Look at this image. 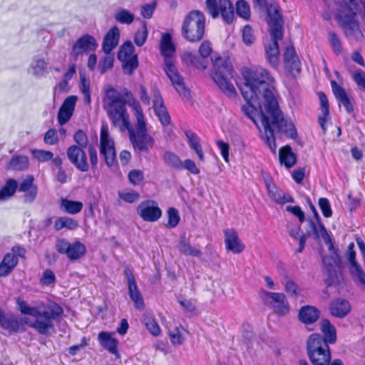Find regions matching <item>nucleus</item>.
I'll list each match as a JSON object with an SVG mask.
<instances>
[{"label":"nucleus","mask_w":365,"mask_h":365,"mask_svg":"<svg viewBox=\"0 0 365 365\" xmlns=\"http://www.w3.org/2000/svg\"><path fill=\"white\" fill-rule=\"evenodd\" d=\"M153 108L161 124L164 126L169 125L170 117L158 89L153 91Z\"/></svg>","instance_id":"nucleus-19"},{"label":"nucleus","mask_w":365,"mask_h":365,"mask_svg":"<svg viewBox=\"0 0 365 365\" xmlns=\"http://www.w3.org/2000/svg\"><path fill=\"white\" fill-rule=\"evenodd\" d=\"M242 39L243 42L247 46L252 44L255 41V36L250 26L247 25L243 28Z\"/></svg>","instance_id":"nucleus-58"},{"label":"nucleus","mask_w":365,"mask_h":365,"mask_svg":"<svg viewBox=\"0 0 365 365\" xmlns=\"http://www.w3.org/2000/svg\"><path fill=\"white\" fill-rule=\"evenodd\" d=\"M148 37V30H147V24L146 22L143 23V26L141 30H138L136 31L134 36V42L136 46H142Z\"/></svg>","instance_id":"nucleus-52"},{"label":"nucleus","mask_w":365,"mask_h":365,"mask_svg":"<svg viewBox=\"0 0 365 365\" xmlns=\"http://www.w3.org/2000/svg\"><path fill=\"white\" fill-rule=\"evenodd\" d=\"M255 6L260 8H267V24L269 27V31L272 36V43L265 45V51L267 58L269 63L273 67H276L279 61V43L278 41L282 38V18L279 13V8L277 5L267 4L266 0H252Z\"/></svg>","instance_id":"nucleus-4"},{"label":"nucleus","mask_w":365,"mask_h":365,"mask_svg":"<svg viewBox=\"0 0 365 365\" xmlns=\"http://www.w3.org/2000/svg\"><path fill=\"white\" fill-rule=\"evenodd\" d=\"M331 85L333 93L337 101L343 104L347 113H352L354 111L353 106L345 90L334 81L331 82Z\"/></svg>","instance_id":"nucleus-30"},{"label":"nucleus","mask_w":365,"mask_h":365,"mask_svg":"<svg viewBox=\"0 0 365 365\" xmlns=\"http://www.w3.org/2000/svg\"><path fill=\"white\" fill-rule=\"evenodd\" d=\"M319 206L324 217L327 218L331 217L332 210L329 201L327 198L321 197L319 200Z\"/></svg>","instance_id":"nucleus-59"},{"label":"nucleus","mask_w":365,"mask_h":365,"mask_svg":"<svg viewBox=\"0 0 365 365\" xmlns=\"http://www.w3.org/2000/svg\"><path fill=\"white\" fill-rule=\"evenodd\" d=\"M320 329L324 334L322 337L327 344H333L336 341V330L329 320L327 319H322Z\"/></svg>","instance_id":"nucleus-31"},{"label":"nucleus","mask_w":365,"mask_h":365,"mask_svg":"<svg viewBox=\"0 0 365 365\" xmlns=\"http://www.w3.org/2000/svg\"><path fill=\"white\" fill-rule=\"evenodd\" d=\"M164 163L171 168L175 170H182L183 164L180 158L174 153L166 151L163 157Z\"/></svg>","instance_id":"nucleus-42"},{"label":"nucleus","mask_w":365,"mask_h":365,"mask_svg":"<svg viewBox=\"0 0 365 365\" xmlns=\"http://www.w3.org/2000/svg\"><path fill=\"white\" fill-rule=\"evenodd\" d=\"M213 71L212 78L218 87L227 96L235 94V88L230 79L233 78V68L229 58L217 56L212 58Z\"/></svg>","instance_id":"nucleus-5"},{"label":"nucleus","mask_w":365,"mask_h":365,"mask_svg":"<svg viewBox=\"0 0 365 365\" xmlns=\"http://www.w3.org/2000/svg\"><path fill=\"white\" fill-rule=\"evenodd\" d=\"M118 197L123 201L128 203H133L140 198V195L138 192L129 190H122L118 192Z\"/></svg>","instance_id":"nucleus-51"},{"label":"nucleus","mask_w":365,"mask_h":365,"mask_svg":"<svg viewBox=\"0 0 365 365\" xmlns=\"http://www.w3.org/2000/svg\"><path fill=\"white\" fill-rule=\"evenodd\" d=\"M352 77L357 86L365 91V72L358 70L354 73Z\"/></svg>","instance_id":"nucleus-64"},{"label":"nucleus","mask_w":365,"mask_h":365,"mask_svg":"<svg viewBox=\"0 0 365 365\" xmlns=\"http://www.w3.org/2000/svg\"><path fill=\"white\" fill-rule=\"evenodd\" d=\"M324 265L328 272H331L335 267H337L340 262L339 255L336 256H325L322 259Z\"/></svg>","instance_id":"nucleus-53"},{"label":"nucleus","mask_w":365,"mask_h":365,"mask_svg":"<svg viewBox=\"0 0 365 365\" xmlns=\"http://www.w3.org/2000/svg\"><path fill=\"white\" fill-rule=\"evenodd\" d=\"M279 158L280 163L288 168H292L297 161L296 155L289 146H285L279 149Z\"/></svg>","instance_id":"nucleus-36"},{"label":"nucleus","mask_w":365,"mask_h":365,"mask_svg":"<svg viewBox=\"0 0 365 365\" xmlns=\"http://www.w3.org/2000/svg\"><path fill=\"white\" fill-rule=\"evenodd\" d=\"M125 275L128 281V293L136 309L141 310L144 308V302L138 290L135 277L129 269H125Z\"/></svg>","instance_id":"nucleus-20"},{"label":"nucleus","mask_w":365,"mask_h":365,"mask_svg":"<svg viewBox=\"0 0 365 365\" xmlns=\"http://www.w3.org/2000/svg\"><path fill=\"white\" fill-rule=\"evenodd\" d=\"M349 14H346L344 11L339 12L337 17L343 27L346 36L349 38H356L358 36H362V33L359 29V24L355 19L357 11V4L355 0H349L346 3Z\"/></svg>","instance_id":"nucleus-9"},{"label":"nucleus","mask_w":365,"mask_h":365,"mask_svg":"<svg viewBox=\"0 0 365 365\" xmlns=\"http://www.w3.org/2000/svg\"><path fill=\"white\" fill-rule=\"evenodd\" d=\"M284 289L290 297H297L299 294V289L298 286L292 280H287L285 282Z\"/></svg>","instance_id":"nucleus-62"},{"label":"nucleus","mask_w":365,"mask_h":365,"mask_svg":"<svg viewBox=\"0 0 365 365\" xmlns=\"http://www.w3.org/2000/svg\"><path fill=\"white\" fill-rule=\"evenodd\" d=\"M66 155L69 161L80 171L87 172L89 165L87 162V156L81 147L71 145L68 148Z\"/></svg>","instance_id":"nucleus-18"},{"label":"nucleus","mask_w":365,"mask_h":365,"mask_svg":"<svg viewBox=\"0 0 365 365\" xmlns=\"http://www.w3.org/2000/svg\"><path fill=\"white\" fill-rule=\"evenodd\" d=\"M245 84L241 93L245 100L262 96L263 106L260 108L261 123L264 130L265 142L272 153L276 152L274 132L284 133L291 138L297 137V130L291 120L285 118L273 93V78L262 67L245 68L242 70Z\"/></svg>","instance_id":"nucleus-1"},{"label":"nucleus","mask_w":365,"mask_h":365,"mask_svg":"<svg viewBox=\"0 0 365 365\" xmlns=\"http://www.w3.org/2000/svg\"><path fill=\"white\" fill-rule=\"evenodd\" d=\"M100 153L108 167H112L116 160V153L113 140L108 133L106 126H102L100 135Z\"/></svg>","instance_id":"nucleus-14"},{"label":"nucleus","mask_w":365,"mask_h":365,"mask_svg":"<svg viewBox=\"0 0 365 365\" xmlns=\"http://www.w3.org/2000/svg\"><path fill=\"white\" fill-rule=\"evenodd\" d=\"M17 304L23 314L31 316L32 319L24 317L20 320L14 315H5L1 327L9 334L24 331V324H26L39 334L47 336L54 329L53 322L58 321L63 313V308L53 302L46 304L39 302L35 306H30L26 302L19 299Z\"/></svg>","instance_id":"nucleus-2"},{"label":"nucleus","mask_w":365,"mask_h":365,"mask_svg":"<svg viewBox=\"0 0 365 365\" xmlns=\"http://www.w3.org/2000/svg\"><path fill=\"white\" fill-rule=\"evenodd\" d=\"M168 222L167 226L170 228L175 227L180 221L178 211L174 207H170L168 210Z\"/></svg>","instance_id":"nucleus-55"},{"label":"nucleus","mask_w":365,"mask_h":365,"mask_svg":"<svg viewBox=\"0 0 365 365\" xmlns=\"http://www.w3.org/2000/svg\"><path fill=\"white\" fill-rule=\"evenodd\" d=\"M143 324L152 335L158 336L160 334V329L153 317H145L143 319Z\"/></svg>","instance_id":"nucleus-50"},{"label":"nucleus","mask_w":365,"mask_h":365,"mask_svg":"<svg viewBox=\"0 0 365 365\" xmlns=\"http://www.w3.org/2000/svg\"><path fill=\"white\" fill-rule=\"evenodd\" d=\"M349 269L352 277L356 279L361 284L365 287V272L360 264L357 263L349 266Z\"/></svg>","instance_id":"nucleus-46"},{"label":"nucleus","mask_w":365,"mask_h":365,"mask_svg":"<svg viewBox=\"0 0 365 365\" xmlns=\"http://www.w3.org/2000/svg\"><path fill=\"white\" fill-rule=\"evenodd\" d=\"M98 339L105 349L113 354H118V340L113 337L110 332L101 331L98 334Z\"/></svg>","instance_id":"nucleus-28"},{"label":"nucleus","mask_w":365,"mask_h":365,"mask_svg":"<svg viewBox=\"0 0 365 365\" xmlns=\"http://www.w3.org/2000/svg\"><path fill=\"white\" fill-rule=\"evenodd\" d=\"M264 183L269 196L279 204L294 202V199L289 195H286L283 191L279 190L274 184L272 179L269 177L264 178Z\"/></svg>","instance_id":"nucleus-21"},{"label":"nucleus","mask_w":365,"mask_h":365,"mask_svg":"<svg viewBox=\"0 0 365 365\" xmlns=\"http://www.w3.org/2000/svg\"><path fill=\"white\" fill-rule=\"evenodd\" d=\"M351 309V307L349 301L341 298L336 299L329 305L330 313L338 318L346 317L350 312Z\"/></svg>","instance_id":"nucleus-26"},{"label":"nucleus","mask_w":365,"mask_h":365,"mask_svg":"<svg viewBox=\"0 0 365 365\" xmlns=\"http://www.w3.org/2000/svg\"><path fill=\"white\" fill-rule=\"evenodd\" d=\"M144 179L143 172L140 170H133L128 173L129 182L133 185H138Z\"/></svg>","instance_id":"nucleus-57"},{"label":"nucleus","mask_w":365,"mask_h":365,"mask_svg":"<svg viewBox=\"0 0 365 365\" xmlns=\"http://www.w3.org/2000/svg\"><path fill=\"white\" fill-rule=\"evenodd\" d=\"M175 51V46L172 41L171 36L168 34H163L160 40V52L164 57V65L166 64L168 60L170 63H173V56Z\"/></svg>","instance_id":"nucleus-27"},{"label":"nucleus","mask_w":365,"mask_h":365,"mask_svg":"<svg viewBox=\"0 0 365 365\" xmlns=\"http://www.w3.org/2000/svg\"><path fill=\"white\" fill-rule=\"evenodd\" d=\"M29 160L28 157L17 155L11 158L9 162V168L15 170H24L28 168Z\"/></svg>","instance_id":"nucleus-44"},{"label":"nucleus","mask_w":365,"mask_h":365,"mask_svg":"<svg viewBox=\"0 0 365 365\" xmlns=\"http://www.w3.org/2000/svg\"><path fill=\"white\" fill-rule=\"evenodd\" d=\"M182 327H175L173 330H169V336L173 345H181L184 342L185 337L182 331Z\"/></svg>","instance_id":"nucleus-47"},{"label":"nucleus","mask_w":365,"mask_h":365,"mask_svg":"<svg viewBox=\"0 0 365 365\" xmlns=\"http://www.w3.org/2000/svg\"><path fill=\"white\" fill-rule=\"evenodd\" d=\"M138 215L146 222H156L161 215L162 211L156 201L152 200L141 202L137 207Z\"/></svg>","instance_id":"nucleus-16"},{"label":"nucleus","mask_w":365,"mask_h":365,"mask_svg":"<svg viewBox=\"0 0 365 365\" xmlns=\"http://www.w3.org/2000/svg\"><path fill=\"white\" fill-rule=\"evenodd\" d=\"M261 298L266 305L270 307L274 313L279 315H285L289 312V302L283 293L262 290Z\"/></svg>","instance_id":"nucleus-12"},{"label":"nucleus","mask_w":365,"mask_h":365,"mask_svg":"<svg viewBox=\"0 0 365 365\" xmlns=\"http://www.w3.org/2000/svg\"><path fill=\"white\" fill-rule=\"evenodd\" d=\"M205 19L199 10L190 11L185 18L182 26V36L190 42L200 41L205 33Z\"/></svg>","instance_id":"nucleus-8"},{"label":"nucleus","mask_w":365,"mask_h":365,"mask_svg":"<svg viewBox=\"0 0 365 365\" xmlns=\"http://www.w3.org/2000/svg\"><path fill=\"white\" fill-rule=\"evenodd\" d=\"M18 261L16 255L7 253L0 263V277L9 275L17 265Z\"/></svg>","instance_id":"nucleus-33"},{"label":"nucleus","mask_w":365,"mask_h":365,"mask_svg":"<svg viewBox=\"0 0 365 365\" xmlns=\"http://www.w3.org/2000/svg\"><path fill=\"white\" fill-rule=\"evenodd\" d=\"M43 141L49 145H54L58 143V136L55 129H49L44 135Z\"/></svg>","instance_id":"nucleus-60"},{"label":"nucleus","mask_w":365,"mask_h":365,"mask_svg":"<svg viewBox=\"0 0 365 365\" xmlns=\"http://www.w3.org/2000/svg\"><path fill=\"white\" fill-rule=\"evenodd\" d=\"M319 310L313 306H304L299 312V319L305 324H311L319 318Z\"/></svg>","instance_id":"nucleus-29"},{"label":"nucleus","mask_w":365,"mask_h":365,"mask_svg":"<svg viewBox=\"0 0 365 365\" xmlns=\"http://www.w3.org/2000/svg\"><path fill=\"white\" fill-rule=\"evenodd\" d=\"M178 249L185 255L200 257L202 255L200 250L194 247L190 244V242H187L184 235L180 237V241L178 244Z\"/></svg>","instance_id":"nucleus-41"},{"label":"nucleus","mask_w":365,"mask_h":365,"mask_svg":"<svg viewBox=\"0 0 365 365\" xmlns=\"http://www.w3.org/2000/svg\"><path fill=\"white\" fill-rule=\"evenodd\" d=\"M31 153L34 158L41 163H45L53 159V153L48 150L33 149Z\"/></svg>","instance_id":"nucleus-49"},{"label":"nucleus","mask_w":365,"mask_h":365,"mask_svg":"<svg viewBox=\"0 0 365 365\" xmlns=\"http://www.w3.org/2000/svg\"><path fill=\"white\" fill-rule=\"evenodd\" d=\"M78 227V221L68 217H60L56 220L54 224V228L57 231L61 230L63 228L74 230L77 229Z\"/></svg>","instance_id":"nucleus-40"},{"label":"nucleus","mask_w":365,"mask_h":365,"mask_svg":"<svg viewBox=\"0 0 365 365\" xmlns=\"http://www.w3.org/2000/svg\"><path fill=\"white\" fill-rule=\"evenodd\" d=\"M115 19L123 24H131L134 21V15L128 10L119 9L115 14Z\"/></svg>","instance_id":"nucleus-45"},{"label":"nucleus","mask_w":365,"mask_h":365,"mask_svg":"<svg viewBox=\"0 0 365 365\" xmlns=\"http://www.w3.org/2000/svg\"><path fill=\"white\" fill-rule=\"evenodd\" d=\"M130 140L135 150L140 153H148L155 144L154 138L148 133L147 122L143 113L137 110V120L135 127L128 130Z\"/></svg>","instance_id":"nucleus-6"},{"label":"nucleus","mask_w":365,"mask_h":365,"mask_svg":"<svg viewBox=\"0 0 365 365\" xmlns=\"http://www.w3.org/2000/svg\"><path fill=\"white\" fill-rule=\"evenodd\" d=\"M185 134L187 137L189 146L195 151L200 160L203 161L204 154L200 143L199 138L190 130H186Z\"/></svg>","instance_id":"nucleus-37"},{"label":"nucleus","mask_w":365,"mask_h":365,"mask_svg":"<svg viewBox=\"0 0 365 365\" xmlns=\"http://www.w3.org/2000/svg\"><path fill=\"white\" fill-rule=\"evenodd\" d=\"M307 350L309 359L313 365H329L331 351L319 334H311L307 341Z\"/></svg>","instance_id":"nucleus-7"},{"label":"nucleus","mask_w":365,"mask_h":365,"mask_svg":"<svg viewBox=\"0 0 365 365\" xmlns=\"http://www.w3.org/2000/svg\"><path fill=\"white\" fill-rule=\"evenodd\" d=\"M76 101L77 97L76 96H70L64 100L58 113V122L59 125H63L71 119Z\"/></svg>","instance_id":"nucleus-22"},{"label":"nucleus","mask_w":365,"mask_h":365,"mask_svg":"<svg viewBox=\"0 0 365 365\" xmlns=\"http://www.w3.org/2000/svg\"><path fill=\"white\" fill-rule=\"evenodd\" d=\"M86 252V246L79 241L71 244L70 248L66 254L70 260H76L81 258Z\"/></svg>","instance_id":"nucleus-38"},{"label":"nucleus","mask_w":365,"mask_h":365,"mask_svg":"<svg viewBox=\"0 0 365 365\" xmlns=\"http://www.w3.org/2000/svg\"><path fill=\"white\" fill-rule=\"evenodd\" d=\"M18 187L17 182L14 179L8 180L0 190V202L9 200L15 193Z\"/></svg>","instance_id":"nucleus-39"},{"label":"nucleus","mask_w":365,"mask_h":365,"mask_svg":"<svg viewBox=\"0 0 365 365\" xmlns=\"http://www.w3.org/2000/svg\"><path fill=\"white\" fill-rule=\"evenodd\" d=\"M206 9L214 19L217 18L220 13L227 24H230L235 16L234 8L230 0H206Z\"/></svg>","instance_id":"nucleus-10"},{"label":"nucleus","mask_w":365,"mask_h":365,"mask_svg":"<svg viewBox=\"0 0 365 365\" xmlns=\"http://www.w3.org/2000/svg\"><path fill=\"white\" fill-rule=\"evenodd\" d=\"M103 108L106 110L112 124L121 131L129 130L131 127L130 117L125 106L131 107L133 115L137 120V109L143 113L140 103L133 97L132 93L126 88L117 90L112 86L105 91Z\"/></svg>","instance_id":"nucleus-3"},{"label":"nucleus","mask_w":365,"mask_h":365,"mask_svg":"<svg viewBox=\"0 0 365 365\" xmlns=\"http://www.w3.org/2000/svg\"><path fill=\"white\" fill-rule=\"evenodd\" d=\"M114 57L110 54L103 58L99 63L98 67L101 73H105L108 70L111 69L113 66Z\"/></svg>","instance_id":"nucleus-54"},{"label":"nucleus","mask_w":365,"mask_h":365,"mask_svg":"<svg viewBox=\"0 0 365 365\" xmlns=\"http://www.w3.org/2000/svg\"><path fill=\"white\" fill-rule=\"evenodd\" d=\"M310 227L315 237L317 239L322 237L324 242L328 245L329 250L334 254V256L339 255L337 253V250L334 248L332 240L329 235L324 225H321V230H318L317 225L314 222L310 221Z\"/></svg>","instance_id":"nucleus-32"},{"label":"nucleus","mask_w":365,"mask_h":365,"mask_svg":"<svg viewBox=\"0 0 365 365\" xmlns=\"http://www.w3.org/2000/svg\"><path fill=\"white\" fill-rule=\"evenodd\" d=\"M236 13L239 16L248 19L250 16V8L248 3L245 0H239L236 3Z\"/></svg>","instance_id":"nucleus-48"},{"label":"nucleus","mask_w":365,"mask_h":365,"mask_svg":"<svg viewBox=\"0 0 365 365\" xmlns=\"http://www.w3.org/2000/svg\"><path fill=\"white\" fill-rule=\"evenodd\" d=\"M134 46L130 41L123 43L119 48L118 58L123 63L124 73L131 75L138 66V56L134 54Z\"/></svg>","instance_id":"nucleus-11"},{"label":"nucleus","mask_w":365,"mask_h":365,"mask_svg":"<svg viewBox=\"0 0 365 365\" xmlns=\"http://www.w3.org/2000/svg\"><path fill=\"white\" fill-rule=\"evenodd\" d=\"M120 39V30L118 26L112 27L104 36L102 49L106 54H110L118 46Z\"/></svg>","instance_id":"nucleus-25"},{"label":"nucleus","mask_w":365,"mask_h":365,"mask_svg":"<svg viewBox=\"0 0 365 365\" xmlns=\"http://www.w3.org/2000/svg\"><path fill=\"white\" fill-rule=\"evenodd\" d=\"M212 51L211 44L209 41H204L199 48L200 58L191 52L185 53L183 56V60L195 66L197 68L205 70L207 68V58Z\"/></svg>","instance_id":"nucleus-17"},{"label":"nucleus","mask_w":365,"mask_h":365,"mask_svg":"<svg viewBox=\"0 0 365 365\" xmlns=\"http://www.w3.org/2000/svg\"><path fill=\"white\" fill-rule=\"evenodd\" d=\"M46 69V63L43 58H35L31 63L28 72L36 77H41Z\"/></svg>","instance_id":"nucleus-43"},{"label":"nucleus","mask_w":365,"mask_h":365,"mask_svg":"<svg viewBox=\"0 0 365 365\" xmlns=\"http://www.w3.org/2000/svg\"><path fill=\"white\" fill-rule=\"evenodd\" d=\"M83 205L81 202L74 201L63 198L61 200L60 208L66 213L76 215L83 209Z\"/></svg>","instance_id":"nucleus-35"},{"label":"nucleus","mask_w":365,"mask_h":365,"mask_svg":"<svg viewBox=\"0 0 365 365\" xmlns=\"http://www.w3.org/2000/svg\"><path fill=\"white\" fill-rule=\"evenodd\" d=\"M74 141L77 144V147H81L82 149H85L88 145V137L84 131L78 130L73 135Z\"/></svg>","instance_id":"nucleus-56"},{"label":"nucleus","mask_w":365,"mask_h":365,"mask_svg":"<svg viewBox=\"0 0 365 365\" xmlns=\"http://www.w3.org/2000/svg\"><path fill=\"white\" fill-rule=\"evenodd\" d=\"M55 282H56V277H55L53 272L50 269H46L43 272V276L41 279V283L43 285L48 286V285L54 284Z\"/></svg>","instance_id":"nucleus-61"},{"label":"nucleus","mask_w":365,"mask_h":365,"mask_svg":"<svg viewBox=\"0 0 365 365\" xmlns=\"http://www.w3.org/2000/svg\"><path fill=\"white\" fill-rule=\"evenodd\" d=\"M164 71L178 94L182 98L189 100L190 98V91L185 86L184 78L180 74L174 62L170 63V61L168 60L166 64L164 65Z\"/></svg>","instance_id":"nucleus-13"},{"label":"nucleus","mask_w":365,"mask_h":365,"mask_svg":"<svg viewBox=\"0 0 365 365\" xmlns=\"http://www.w3.org/2000/svg\"><path fill=\"white\" fill-rule=\"evenodd\" d=\"M97 47L98 43L93 36L89 34L83 35L73 45L70 56L73 61H76L79 56L94 51Z\"/></svg>","instance_id":"nucleus-15"},{"label":"nucleus","mask_w":365,"mask_h":365,"mask_svg":"<svg viewBox=\"0 0 365 365\" xmlns=\"http://www.w3.org/2000/svg\"><path fill=\"white\" fill-rule=\"evenodd\" d=\"M156 8V2L146 4L141 7V15L145 19H150L153 16V12Z\"/></svg>","instance_id":"nucleus-63"},{"label":"nucleus","mask_w":365,"mask_h":365,"mask_svg":"<svg viewBox=\"0 0 365 365\" xmlns=\"http://www.w3.org/2000/svg\"><path fill=\"white\" fill-rule=\"evenodd\" d=\"M259 99V96H257L255 98L250 101L245 100L246 101V104L242 106V112L254 122L257 128H259V125L257 123L255 117L257 113V108L260 107Z\"/></svg>","instance_id":"nucleus-34"},{"label":"nucleus","mask_w":365,"mask_h":365,"mask_svg":"<svg viewBox=\"0 0 365 365\" xmlns=\"http://www.w3.org/2000/svg\"><path fill=\"white\" fill-rule=\"evenodd\" d=\"M285 66L293 74H298L301 71V62L292 46H287L283 54Z\"/></svg>","instance_id":"nucleus-24"},{"label":"nucleus","mask_w":365,"mask_h":365,"mask_svg":"<svg viewBox=\"0 0 365 365\" xmlns=\"http://www.w3.org/2000/svg\"><path fill=\"white\" fill-rule=\"evenodd\" d=\"M225 243L227 250L234 254H240L245 250V245L240 240L237 232L233 229H227L224 231Z\"/></svg>","instance_id":"nucleus-23"}]
</instances>
